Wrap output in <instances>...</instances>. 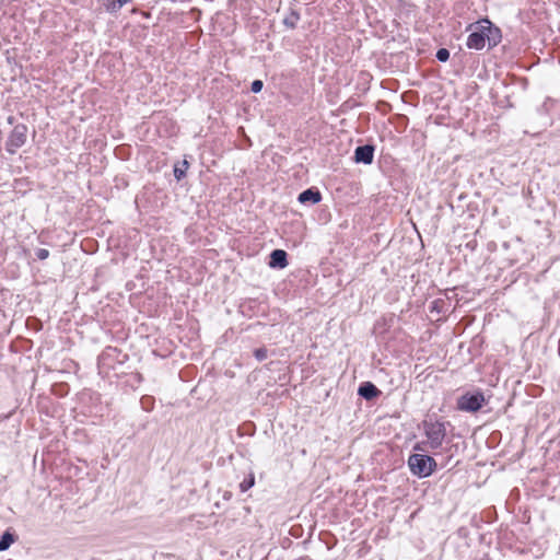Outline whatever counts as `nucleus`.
<instances>
[{
	"instance_id": "obj_1",
	"label": "nucleus",
	"mask_w": 560,
	"mask_h": 560,
	"mask_svg": "<svg viewBox=\"0 0 560 560\" xmlns=\"http://www.w3.org/2000/svg\"><path fill=\"white\" fill-rule=\"evenodd\" d=\"M466 31L469 32L466 40V46L469 49L481 50L486 47V44H488L490 49L495 47L502 39L501 30L494 26L488 19L470 23Z\"/></svg>"
},
{
	"instance_id": "obj_2",
	"label": "nucleus",
	"mask_w": 560,
	"mask_h": 560,
	"mask_svg": "<svg viewBox=\"0 0 560 560\" xmlns=\"http://www.w3.org/2000/svg\"><path fill=\"white\" fill-rule=\"evenodd\" d=\"M408 466L415 476L425 478L434 471L436 462L429 455L411 454L408 458Z\"/></svg>"
},
{
	"instance_id": "obj_3",
	"label": "nucleus",
	"mask_w": 560,
	"mask_h": 560,
	"mask_svg": "<svg viewBox=\"0 0 560 560\" xmlns=\"http://www.w3.org/2000/svg\"><path fill=\"white\" fill-rule=\"evenodd\" d=\"M446 425H450V423L431 420L423 421L424 434L431 448L435 450L442 446L446 436Z\"/></svg>"
},
{
	"instance_id": "obj_4",
	"label": "nucleus",
	"mask_w": 560,
	"mask_h": 560,
	"mask_svg": "<svg viewBox=\"0 0 560 560\" xmlns=\"http://www.w3.org/2000/svg\"><path fill=\"white\" fill-rule=\"evenodd\" d=\"M28 128L25 124H18L13 127L5 141V150L15 154L27 141Z\"/></svg>"
},
{
	"instance_id": "obj_5",
	"label": "nucleus",
	"mask_w": 560,
	"mask_h": 560,
	"mask_svg": "<svg viewBox=\"0 0 560 560\" xmlns=\"http://www.w3.org/2000/svg\"><path fill=\"white\" fill-rule=\"evenodd\" d=\"M485 402V397L481 393L467 394L458 399L457 406L459 410L475 412L478 411Z\"/></svg>"
},
{
	"instance_id": "obj_6",
	"label": "nucleus",
	"mask_w": 560,
	"mask_h": 560,
	"mask_svg": "<svg viewBox=\"0 0 560 560\" xmlns=\"http://www.w3.org/2000/svg\"><path fill=\"white\" fill-rule=\"evenodd\" d=\"M374 158V147L371 144L359 145L354 150V161L357 163L371 164Z\"/></svg>"
},
{
	"instance_id": "obj_7",
	"label": "nucleus",
	"mask_w": 560,
	"mask_h": 560,
	"mask_svg": "<svg viewBox=\"0 0 560 560\" xmlns=\"http://www.w3.org/2000/svg\"><path fill=\"white\" fill-rule=\"evenodd\" d=\"M269 267L283 269L288 266V254L283 249H273L270 254Z\"/></svg>"
},
{
	"instance_id": "obj_8",
	"label": "nucleus",
	"mask_w": 560,
	"mask_h": 560,
	"mask_svg": "<svg viewBox=\"0 0 560 560\" xmlns=\"http://www.w3.org/2000/svg\"><path fill=\"white\" fill-rule=\"evenodd\" d=\"M358 394L364 399L371 400L377 397L381 394V392L373 383L365 382L360 385Z\"/></svg>"
},
{
	"instance_id": "obj_9",
	"label": "nucleus",
	"mask_w": 560,
	"mask_h": 560,
	"mask_svg": "<svg viewBox=\"0 0 560 560\" xmlns=\"http://www.w3.org/2000/svg\"><path fill=\"white\" fill-rule=\"evenodd\" d=\"M298 200L301 202V203H317L322 200V195L319 192V190L317 189H313V188H308L304 191H302L299 197H298Z\"/></svg>"
},
{
	"instance_id": "obj_10",
	"label": "nucleus",
	"mask_w": 560,
	"mask_h": 560,
	"mask_svg": "<svg viewBox=\"0 0 560 560\" xmlns=\"http://www.w3.org/2000/svg\"><path fill=\"white\" fill-rule=\"evenodd\" d=\"M15 536L9 530L4 532L0 539V551H5L14 542Z\"/></svg>"
},
{
	"instance_id": "obj_11",
	"label": "nucleus",
	"mask_w": 560,
	"mask_h": 560,
	"mask_svg": "<svg viewBox=\"0 0 560 560\" xmlns=\"http://www.w3.org/2000/svg\"><path fill=\"white\" fill-rule=\"evenodd\" d=\"M129 1L130 0H105V7L108 11H117Z\"/></svg>"
},
{
	"instance_id": "obj_12",
	"label": "nucleus",
	"mask_w": 560,
	"mask_h": 560,
	"mask_svg": "<svg viewBox=\"0 0 560 560\" xmlns=\"http://www.w3.org/2000/svg\"><path fill=\"white\" fill-rule=\"evenodd\" d=\"M299 21L300 14L295 11H292L288 16L284 18L283 23L290 28H295Z\"/></svg>"
},
{
	"instance_id": "obj_13",
	"label": "nucleus",
	"mask_w": 560,
	"mask_h": 560,
	"mask_svg": "<svg viewBox=\"0 0 560 560\" xmlns=\"http://www.w3.org/2000/svg\"><path fill=\"white\" fill-rule=\"evenodd\" d=\"M188 168V162L186 160H184L182 162V165H176L174 167V176L177 180H180L183 177H185L186 175V171Z\"/></svg>"
},
{
	"instance_id": "obj_14",
	"label": "nucleus",
	"mask_w": 560,
	"mask_h": 560,
	"mask_svg": "<svg viewBox=\"0 0 560 560\" xmlns=\"http://www.w3.org/2000/svg\"><path fill=\"white\" fill-rule=\"evenodd\" d=\"M255 485V476L253 474H250L247 478H245L241 483H240V490L241 492H246L247 490H249L253 486Z\"/></svg>"
},
{
	"instance_id": "obj_15",
	"label": "nucleus",
	"mask_w": 560,
	"mask_h": 560,
	"mask_svg": "<svg viewBox=\"0 0 560 560\" xmlns=\"http://www.w3.org/2000/svg\"><path fill=\"white\" fill-rule=\"evenodd\" d=\"M436 59L441 62H446L450 58V51L446 48H440L435 55Z\"/></svg>"
},
{
	"instance_id": "obj_16",
	"label": "nucleus",
	"mask_w": 560,
	"mask_h": 560,
	"mask_svg": "<svg viewBox=\"0 0 560 560\" xmlns=\"http://www.w3.org/2000/svg\"><path fill=\"white\" fill-rule=\"evenodd\" d=\"M254 355L258 361H264L268 357V351L266 348H258L254 351Z\"/></svg>"
},
{
	"instance_id": "obj_17",
	"label": "nucleus",
	"mask_w": 560,
	"mask_h": 560,
	"mask_svg": "<svg viewBox=\"0 0 560 560\" xmlns=\"http://www.w3.org/2000/svg\"><path fill=\"white\" fill-rule=\"evenodd\" d=\"M264 83L261 80H255L252 82L250 90L254 93H259L262 90Z\"/></svg>"
},
{
	"instance_id": "obj_18",
	"label": "nucleus",
	"mask_w": 560,
	"mask_h": 560,
	"mask_svg": "<svg viewBox=\"0 0 560 560\" xmlns=\"http://www.w3.org/2000/svg\"><path fill=\"white\" fill-rule=\"evenodd\" d=\"M36 257L39 259V260H44L46 258H48L49 256V250L46 249V248H38L35 253Z\"/></svg>"
},
{
	"instance_id": "obj_19",
	"label": "nucleus",
	"mask_w": 560,
	"mask_h": 560,
	"mask_svg": "<svg viewBox=\"0 0 560 560\" xmlns=\"http://www.w3.org/2000/svg\"><path fill=\"white\" fill-rule=\"evenodd\" d=\"M413 448H415L416 451H422V447L420 446V444H416Z\"/></svg>"
},
{
	"instance_id": "obj_20",
	"label": "nucleus",
	"mask_w": 560,
	"mask_h": 560,
	"mask_svg": "<svg viewBox=\"0 0 560 560\" xmlns=\"http://www.w3.org/2000/svg\"><path fill=\"white\" fill-rule=\"evenodd\" d=\"M13 120H14V117H13V116L8 117V122H9V124H13Z\"/></svg>"
}]
</instances>
